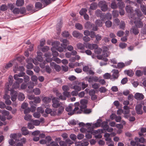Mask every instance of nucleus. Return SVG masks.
<instances>
[{
  "label": "nucleus",
  "instance_id": "nucleus-1",
  "mask_svg": "<svg viewBox=\"0 0 146 146\" xmlns=\"http://www.w3.org/2000/svg\"><path fill=\"white\" fill-rule=\"evenodd\" d=\"M135 12L138 17L136 18V16L135 17H131V21L134 22L136 27L137 28H141L143 26V23L139 19V17L142 15V13L139 9H137L135 10Z\"/></svg>",
  "mask_w": 146,
  "mask_h": 146
},
{
  "label": "nucleus",
  "instance_id": "nucleus-2",
  "mask_svg": "<svg viewBox=\"0 0 146 146\" xmlns=\"http://www.w3.org/2000/svg\"><path fill=\"white\" fill-rule=\"evenodd\" d=\"M88 100L85 99L82 100L80 101V103L81 104L80 106V110L79 111H77V113H81L84 109L86 108V105L87 104Z\"/></svg>",
  "mask_w": 146,
  "mask_h": 146
},
{
  "label": "nucleus",
  "instance_id": "nucleus-3",
  "mask_svg": "<svg viewBox=\"0 0 146 146\" xmlns=\"http://www.w3.org/2000/svg\"><path fill=\"white\" fill-rule=\"evenodd\" d=\"M99 5L101 9L103 11H106L108 9V7L106 2L104 1H102L99 3Z\"/></svg>",
  "mask_w": 146,
  "mask_h": 146
},
{
  "label": "nucleus",
  "instance_id": "nucleus-4",
  "mask_svg": "<svg viewBox=\"0 0 146 146\" xmlns=\"http://www.w3.org/2000/svg\"><path fill=\"white\" fill-rule=\"evenodd\" d=\"M59 100V99L57 98H54L52 99V106L54 108H57L60 106Z\"/></svg>",
  "mask_w": 146,
  "mask_h": 146
},
{
  "label": "nucleus",
  "instance_id": "nucleus-5",
  "mask_svg": "<svg viewBox=\"0 0 146 146\" xmlns=\"http://www.w3.org/2000/svg\"><path fill=\"white\" fill-rule=\"evenodd\" d=\"M112 74L111 75V79H113L115 80L118 78L119 76V72L117 70L113 69L112 71Z\"/></svg>",
  "mask_w": 146,
  "mask_h": 146
},
{
  "label": "nucleus",
  "instance_id": "nucleus-6",
  "mask_svg": "<svg viewBox=\"0 0 146 146\" xmlns=\"http://www.w3.org/2000/svg\"><path fill=\"white\" fill-rule=\"evenodd\" d=\"M16 80L15 83H14L12 87L13 88H17L19 87V84L22 83L23 81V79L18 78L17 79H15Z\"/></svg>",
  "mask_w": 146,
  "mask_h": 146
},
{
  "label": "nucleus",
  "instance_id": "nucleus-7",
  "mask_svg": "<svg viewBox=\"0 0 146 146\" xmlns=\"http://www.w3.org/2000/svg\"><path fill=\"white\" fill-rule=\"evenodd\" d=\"M85 47L86 48H88L91 50L96 49L98 48V45L96 44H91L89 43H87L85 44Z\"/></svg>",
  "mask_w": 146,
  "mask_h": 146
},
{
  "label": "nucleus",
  "instance_id": "nucleus-8",
  "mask_svg": "<svg viewBox=\"0 0 146 146\" xmlns=\"http://www.w3.org/2000/svg\"><path fill=\"white\" fill-rule=\"evenodd\" d=\"M141 104L137 105L135 107V110L137 114H141L143 113L142 110V106Z\"/></svg>",
  "mask_w": 146,
  "mask_h": 146
},
{
  "label": "nucleus",
  "instance_id": "nucleus-9",
  "mask_svg": "<svg viewBox=\"0 0 146 146\" xmlns=\"http://www.w3.org/2000/svg\"><path fill=\"white\" fill-rule=\"evenodd\" d=\"M9 85H6V87L5 88V94L3 98L4 99L6 100L7 99H10V96L9 95L7 94L8 93V92L9 91H11V90H10L9 89Z\"/></svg>",
  "mask_w": 146,
  "mask_h": 146
},
{
  "label": "nucleus",
  "instance_id": "nucleus-10",
  "mask_svg": "<svg viewBox=\"0 0 146 146\" xmlns=\"http://www.w3.org/2000/svg\"><path fill=\"white\" fill-rule=\"evenodd\" d=\"M93 132L94 131L93 129L89 127L88 129V130L85 135L86 138L88 139H91L92 137V134L93 133Z\"/></svg>",
  "mask_w": 146,
  "mask_h": 146
},
{
  "label": "nucleus",
  "instance_id": "nucleus-11",
  "mask_svg": "<svg viewBox=\"0 0 146 146\" xmlns=\"http://www.w3.org/2000/svg\"><path fill=\"white\" fill-rule=\"evenodd\" d=\"M11 100L12 101H15L17 99V92L16 91H13L12 89H11Z\"/></svg>",
  "mask_w": 146,
  "mask_h": 146
},
{
  "label": "nucleus",
  "instance_id": "nucleus-12",
  "mask_svg": "<svg viewBox=\"0 0 146 146\" xmlns=\"http://www.w3.org/2000/svg\"><path fill=\"white\" fill-rule=\"evenodd\" d=\"M135 98L137 100H141L144 98V95L141 93H136L134 95Z\"/></svg>",
  "mask_w": 146,
  "mask_h": 146
},
{
  "label": "nucleus",
  "instance_id": "nucleus-13",
  "mask_svg": "<svg viewBox=\"0 0 146 146\" xmlns=\"http://www.w3.org/2000/svg\"><path fill=\"white\" fill-rule=\"evenodd\" d=\"M50 66L52 68L54 67V68L58 72H59L61 70V67L59 65L56 64L54 62H52L50 63Z\"/></svg>",
  "mask_w": 146,
  "mask_h": 146
},
{
  "label": "nucleus",
  "instance_id": "nucleus-14",
  "mask_svg": "<svg viewBox=\"0 0 146 146\" xmlns=\"http://www.w3.org/2000/svg\"><path fill=\"white\" fill-rule=\"evenodd\" d=\"M72 35L74 37L79 38H82L83 36L82 34L76 31H74L72 32Z\"/></svg>",
  "mask_w": 146,
  "mask_h": 146
},
{
  "label": "nucleus",
  "instance_id": "nucleus-15",
  "mask_svg": "<svg viewBox=\"0 0 146 146\" xmlns=\"http://www.w3.org/2000/svg\"><path fill=\"white\" fill-rule=\"evenodd\" d=\"M125 9L126 11L128 13H129L131 14V15L129 16L130 18H131V17H135L136 16V15H133L132 16V13L133 12V9H132V8H131L130 6H127L125 7Z\"/></svg>",
  "mask_w": 146,
  "mask_h": 146
},
{
  "label": "nucleus",
  "instance_id": "nucleus-16",
  "mask_svg": "<svg viewBox=\"0 0 146 146\" xmlns=\"http://www.w3.org/2000/svg\"><path fill=\"white\" fill-rule=\"evenodd\" d=\"M60 41L63 43L61 46L64 48H66L67 45L69 44L68 41L66 39L61 40Z\"/></svg>",
  "mask_w": 146,
  "mask_h": 146
},
{
  "label": "nucleus",
  "instance_id": "nucleus-17",
  "mask_svg": "<svg viewBox=\"0 0 146 146\" xmlns=\"http://www.w3.org/2000/svg\"><path fill=\"white\" fill-rule=\"evenodd\" d=\"M52 52V55L54 57H56L58 55V53L56 51L57 48L55 46H53L51 48Z\"/></svg>",
  "mask_w": 146,
  "mask_h": 146
},
{
  "label": "nucleus",
  "instance_id": "nucleus-18",
  "mask_svg": "<svg viewBox=\"0 0 146 146\" xmlns=\"http://www.w3.org/2000/svg\"><path fill=\"white\" fill-rule=\"evenodd\" d=\"M79 105V104L78 102H76L74 104V106H75V108L74 109L73 111H72V113L74 114V113H77V111H79L80 110H79L78 107Z\"/></svg>",
  "mask_w": 146,
  "mask_h": 146
},
{
  "label": "nucleus",
  "instance_id": "nucleus-19",
  "mask_svg": "<svg viewBox=\"0 0 146 146\" xmlns=\"http://www.w3.org/2000/svg\"><path fill=\"white\" fill-rule=\"evenodd\" d=\"M56 96L58 97L59 98L63 100H65L66 99V97L65 96L61 95L60 93H59L58 91H57L56 94Z\"/></svg>",
  "mask_w": 146,
  "mask_h": 146
},
{
  "label": "nucleus",
  "instance_id": "nucleus-20",
  "mask_svg": "<svg viewBox=\"0 0 146 146\" xmlns=\"http://www.w3.org/2000/svg\"><path fill=\"white\" fill-rule=\"evenodd\" d=\"M131 33H133L135 35H137L139 33V30L135 27H133L131 29Z\"/></svg>",
  "mask_w": 146,
  "mask_h": 146
},
{
  "label": "nucleus",
  "instance_id": "nucleus-21",
  "mask_svg": "<svg viewBox=\"0 0 146 146\" xmlns=\"http://www.w3.org/2000/svg\"><path fill=\"white\" fill-rule=\"evenodd\" d=\"M102 120L101 119H99L97 121V122L94 124V127H98L102 125Z\"/></svg>",
  "mask_w": 146,
  "mask_h": 146
},
{
  "label": "nucleus",
  "instance_id": "nucleus-22",
  "mask_svg": "<svg viewBox=\"0 0 146 146\" xmlns=\"http://www.w3.org/2000/svg\"><path fill=\"white\" fill-rule=\"evenodd\" d=\"M24 3V0H17L16 2V5L17 6L20 7L23 6Z\"/></svg>",
  "mask_w": 146,
  "mask_h": 146
},
{
  "label": "nucleus",
  "instance_id": "nucleus-23",
  "mask_svg": "<svg viewBox=\"0 0 146 146\" xmlns=\"http://www.w3.org/2000/svg\"><path fill=\"white\" fill-rule=\"evenodd\" d=\"M21 130L22 132V134L23 135H27L29 133V131L25 127H23L21 129Z\"/></svg>",
  "mask_w": 146,
  "mask_h": 146
},
{
  "label": "nucleus",
  "instance_id": "nucleus-24",
  "mask_svg": "<svg viewBox=\"0 0 146 146\" xmlns=\"http://www.w3.org/2000/svg\"><path fill=\"white\" fill-rule=\"evenodd\" d=\"M110 134L108 133H106L104 135V137H105V140L109 142L111 141V138L110 137Z\"/></svg>",
  "mask_w": 146,
  "mask_h": 146
},
{
  "label": "nucleus",
  "instance_id": "nucleus-25",
  "mask_svg": "<svg viewBox=\"0 0 146 146\" xmlns=\"http://www.w3.org/2000/svg\"><path fill=\"white\" fill-rule=\"evenodd\" d=\"M13 76L11 75H10L9 76V83H7L5 84V88L6 87V84L7 85H9V88L10 87V86H11L13 82Z\"/></svg>",
  "mask_w": 146,
  "mask_h": 146
},
{
  "label": "nucleus",
  "instance_id": "nucleus-26",
  "mask_svg": "<svg viewBox=\"0 0 146 146\" xmlns=\"http://www.w3.org/2000/svg\"><path fill=\"white\" fill-rule=\"evenodd\" d=\"M85 43H84V44H83L82 43H78L77 45V48L80 50H84V49L85 48V46L84 44L85 45Z\"/></svg>",
  "mask_w": 146,
  "mask_h": 146
},
{
  "label": "nucleus",
  "instance_id": "nucleus-27",
  "mask_svg": "<svg viewBox=\"0 0 146 146\" xmlns=\"http://www.w3.org/2000/svg\"><path fill=\"white\" fill-rule=\"evenodd\" d=\"M15 60H15L12 61H10L9 63L7 64L5 66V68L7 69L12 66L13 64H14V61Z\"/></svg>",
  "mask_w": 146,
  "mask_h": 146
},
{
  "label": "nucleus",
  "instance_id": "nucleus-28",
  "mask_svg": "<svg viewBox=\"0 0 146 146\" xmlns=\"http://www.w3.org/2000/svg\"><path fill=\"white\" fill-rule=\"evenodd\" d=\"M24 70V67L23 66H20L18 68L15 66L13 69V70L15 72H16L17 71H23Z\"/></svg>",
  "mask_w": 146,
  "mask_h": 146
},
{
  "label": "nucleus",
  "instance_id": "nucleus-29",
  "mask_svg": "<svg viewBox=\"0 0 146 146\" xmlns=\"http://www.w3.org/2000/svg\"><path fill=\"white\" fill-rule=\"evenodd\" d=\"M73 107V105L72 104H70L69 105L68 107H67L66 109L65 110L66 111L68 112H70L72 111V107Z\"/></svg>",
  "mask_w": 146,
  "mask_h": 146
},
{
  "label": "nucleus",
  "instance_id": "nucleus-30",
  "mask_svg": "<svg viewBox=\"0 0 146 146\" xmlns=\"http://www.w3.org/2000/svg\"><path fill=\"white\" fill-rule=\"evenodd\" d=\"M123 108V109L125 110L124 111H123V113L124 114L129 113L130 111L129 107H128L127 106H124Z\"/></svg>",
  "mask_w": 146,
  "mask_h": 146
},
{
  "label": "nucleus",
  "instance_id": "nucleus-31",
  "mask_svg": "<svg viewBox=\"0 0 146 146\" xmlns=\"http://www.w3.org/2000/svg\"><path fill=\"white\" fill-rule=\"evenodd\" d=\"M30 105H31V111L33 112L36 110V107L35 106H33L34 105V102L31 101L29 102Z\"/></svg>",
  "mask_w": 146,
  "mask_h": 146
},
{
  "label": "nucleus",
  "instance_id": "nucleus-32",
  "mask_svg": "<svg viewBox=\"0 0 146 146\" xmlns=\"http://www.w3.org/2000/svg\"><path fill=\"white\" fill-rule=\"evenodd\" d=\"M108 126L107 122L104 121L102 122L101 127H103L104 129L106 130L108 127Z\"/></svg>",
  "mask_w": 146,
  "mask_h": 146
},
{
  "label": "nucleus",
  "instance_id": "nucleus-33",
  "mask_svg": "<svg viewBox=\"0 0 146 146\" xmlns=\"http://www.w3.org/2000/svg\"><path fill=\"white\" fill-rule=\"evenodd\" d=\"M35 7L36 9H40L43 8L42 5L40 2H37L35 4Z\"/></svg>",
  "mask_w": 146,
  "mask_h": 146
},
{
  "label": "nucleus",
  "instance_id": "nucleus-34",
  "mask_svg": "<svg viewBox=\"0 0 146 146\" xmlns=\"http://www.w3.org/2000/svg\"><path fill=\"white\" fill-rule=\"evenodd\" d=\"M43 102L46 104L48 103L51 101V99L49 97H44L42 99Z\"/></svg>",
  "mask_w": 146,
  "mask_h": 146
},
{
  "label": "nucleus",
  "instance_id": "nucleus-35",
  "mask_svg": "<svg viewBox=\"0 0 146 146\" xmlns=\"http://www.w3.org/2000/svg\"><path fill=\"white\" fill-rule=\"evenodd\" d=\"M64 108L63 106H60L59 108L57 113V115H59L61 114L63 111Z\"/></svg>",
  "mask_w": 146,
  "mask_h": 146
},
{
  "label": "nucleus",
  "instance_id": "nucleus-36",
  "mask_svg": "<svg viewBox=\"0 0 146 146\" xmlns=\"http://www.w3.org/2000/svg\"><path fill=\"white\" fill-rule=\"evenodd\" d=\"M25 73L23 72H21L19 74H15L14 76V79H17L18 78L20 77H22L24 76Z\"/></svg>",
  "mask_w": 146,
  "mask_h": 146
},
{
  "label": "nucleus",
  "instance_id": "nucleus-37",
  "mask_svg": "<svg viewBox=\"0 0 146 146\" xmlns=\"http://www.w3.org/2000/svg\"><path fill=\"white\" fill-rule=\"evenodd\" d=\"M25 96L22 93H20L18 95V100L21 101L24 100L25 99Z\"/></svg>",
  "mask_w": 146,
  "mask_h": 146
},
{
  "label": "nucleus",
  "instance_id": "nucleus-38",
  "mask_svg": "<svg viewBox=\"0 0 146 146\" xmlns=\"http://www.w3.org/2000/svg\"><path fill=\"white\" fill-rule=\"evenodd\" d=\"M141 8L143 13L146 15V6L143 4H141Z\"/></svg>",
  "mask_w": 146,
  "mask_h": 146
},
{
  "label": "nucleus",
  "instance_id": "nucleus-39",
  "mask_svg": "<svg viewBox=\"0 0 146 146\" xmlns=\"http://www.w3.org/2000/svg\"><path fill=\"white\" fill-rule=\"evenodd\" d=\"M42 2L43 4L44 5V6L43 7H44L51 3V0H42Z\"/></svg>",
  "mask_w": 146,
  "mask_h": 146
},
{
  "label": "nucleus",
  "instance_id": "nucleus-40",
  "mask_svg": "<svg viewBox=\"0 0 146 146\" xmlns=\"http://www.w3.org/2000/svg\"><path fill=\"white\" fill-rule=\"evenodd\" d=\"M33 92L36 95H38L40 93V91L38 88H36L33 90Z\"/></svg>",
  "mask_w": 146,
  "mask_h": 146
},
{
  "label": "nucleus",
  "instance_id": "nucleus-41",
  "mask_svg": "<svg viewBox=\"0 0 146 146\" xmlns=\"http://www.w3.org/2000/svg\"><path fill=\"white\" fill-rule=\"evenodd\" d=\"M32 116L30 115H27L26 114L24 117V119L27 121H31V118Z\"/></svg>",
  "mask_w": 146,
  "mask_h": 146
},
{
  "label": "nucleus",
  "instance_id": "nucleus-42",
  "mask_svg": "<svg viewBox=\"0 0 146 146\" xmlns=\"http://www.w3.org/2000/svg\"><path fill=\"white\" fill-rule=\"evenodd\" d=\"M31 121L33 122V124L36 126L38 125L40 123V121L38 120H31Z\"/></svg>",
  "mask_w": 146,
  "mask_h": 146
},
{
  "label": "nucleus",
  "instance_id": "nucleus-43",
  "mask_svg": "<svg viewBox=\"0 0 146 146\" xmlns=\"http://www.w3.org/2000/svg\"><path fill=\"white\" fill-rule=\"evenodd\" d=\"M111 7L113 9H115L117 7V6L115 1H112L111 4Z\"/></svg>",
  "mask_w": 146,
  "mask_h": 146
},
{
  "label": "nucleus",
  "instance_id": "nucleus-44",
  "mask_svg": "<svg viewBox=\"0 0 146 146\" xmlns=\"http://www.w3.org/2000/svg\"><path fill=\"white\" fill-rule=\"evenodd\" d=\"M75 26L76 29L79 30H81L83 29V27L82 25L79 23H77L76 24Z\"/></svg>",
  "mask_w": 146,
  "mask_h": 146
},
{
  "label": "nucleus",
  "instance_id": "nucleus-45",
  "mask_svg": "<svg viewBox=\"0 0 146 146\" xmlns=\"http://www.w3.org/2000/svg\"><path fill=\"white\" fill-rule=\"evenodd\" d=\"M97 7V4L96 3H93L91 4L90 8L92 10H95L96 8Z\"/></svg>",
  "mask_w": 146,
  "mask_h": 146
},
{
  "label": "nucleus",
  "instance_id": "nucleus-46",
  "mask_svg": "<svg viewBox=\"0 0 146 146\" xmlns=\"http://www.w3.org/2000/svg\"><path fill=\"white\" fill-rule=\"evenodd\" d=\"M87 11V10L86 9H82L79 12V13L81 15H82L86 14Z\"/></svg>",
  "mask_w": 146,
  "mask_h": 146
},
{
  "label": "nucleus",
  "instance_id": "nucleus-47",
  "mask_svg": "<svg viewBox=\"0 0 146 146\" xmlns=\"http://www.w3.org/2000/svg\"><path fill=\"white\" fill-rule=\"evenodd\" d=\"M112 24L111 22L110 21H106L105 23V25L107 27H110Z\"/></svg>",
  "mask_w": 146,
  "mask_h": 146
},
{
  "label": "nucleus",
  "instance_id": "nucleus-48",
  "mask_svg": "<svg viewBox=\"0 0 146 146\" xmlns=\"http://www.w3.org/2000/svg\"><path fill=\"white\" fill-rule=\"evenodd\" d=\"M104 78L105 79H109L111 78V75L108 73H106L103 76Z\"/></svg>",
  "mask_w": 146,
  "mask_h": 146
},
{
  "label": "nucleus",
  "instance_id": "nucleus-49",
  "mask_svg": "<svg viewBox=\"0 0 146 146\" xmlns=\"http://www.w3.org/2000/svg\"><path fill=\"white\" fill-rule=\"evenodd\" d=\"M126 72L127 74L130 76H132L134 74V72L131 70H128L126 71Z\"/></svg>",
  "mask_w": 146,
  "mask_h": 146
},
{
  "label": "nucleus",
  "instance_id": "nucleus-50",
  "mask_svg": "<svg viewBox=\"0 0 146 146\" xmlns=\"http://www.w3.org/2000/svg\"><path fill=\"white\" fill-rule=\"evenodd\" d=\"M73 89H74L78 92L81 90V87L77 85L74 86L73 87Z\"/></svg>",
  "mask_w": 146,
  "mask_h": 146
},
{
  "label": "nucleus",
  "instance_id": "nucleus-51",
  "mask_svg": "<svg viewBox=\"0 0 146 146\" xmlns=\"http://www.w3.org/2000/svg\"><path fill=\"white\" fill-rule=\"evenodd\" d=\"M12 12L15 14H19L20 13L19 9L18 8H15L12 10Z\"/></svg>",
  "mask_w": 146,
  "mask_h": 146
},
{
  "label": "nucleus",
  "instance_id": "nucleus-52",
  "mask_svg": "<svg viewBox=\"0 0 146 146\" xmlns=\"http://www.w3.org/2000/svg\"><path fill=\"white\" fill-rule=\"evenodd\" d=\"M33 5L30 4L27 6V9L28 11H32L33 10Z\"/></svg>",
  "mask_w": 146,
  "mask_h": 146
},
{
  "label": "nucleus",
  "instance_id": "nucleus-53",
  "mask_svg": "<svg viewBox=\"0 0 146 146\" xmlns=\"http://www.w3.org/2000/svg\"><path fill=\"white\" fill-rule=\"evenodd\" d=\"M27 62L28 64L27 65V68L28 69H31L33 68V64L30 62H29V61H27Z\"/></svg>",
  "mask_w": 146,
  "mask_h": 146
},
{
  "label": "nucleus",
  "instance_id": "nucleus-54",
  "mask_svg": "<svg viewBox=\"0 0 146 146\" xmlns=\"http://www.w3.org/2000/svg\"><path fill=\"white\" fill-rule=\"evenodd\" d=\"M45 139L46 141V144L47 145L51 141V138L50 136H47L46 137Z\"/></svg>",
  "mask_w": 146,
  "mask_h": 146
},
{
  "label": "nucleus",
  "instance_id": "nucleus-55",
  "mask_svg": "<svg viewBox=\"0 0 146 146\" xmlns=\"http://www.w3.org/2000/svg\"><path fill=\"white\" fill-rule=\"evenodd\" d=\"M135 74L137 76H140L143 75V72L140 70H137L136 71Z\"/></svg>",
  "mask_w": 146,
  "mask_h": 146
},
{
  "label": "nucleus",
  "instance_id": "nucleus-56",
  "mask_svg": "<svg viewBox=\"0 0 146 146\" xmlns=\"http://www.w3.org/2000/svg\"><path fill=\"white\" fill-rule=\"evenodd\" d=\"M107 91V89L104 87H101L99 89V91L101 93H105Z\"/></svg>",
  "mask_w": 146,
  "mask_h": 146
},
{
  "label": "nucleus",
  "instance_id": "nucleus-57",
  "mask_svg": "<svg viewBox=\"0 0 146 146\" xmlns=\"http://www.w3.org/2000/svg\"><path fill=\"white\" fill-rule=\"evenodd\" d=\"M102 51V49L100 48H97L94 50L95 53L97 54H99L101 53Z\"/></svg>",
  "mask_w": 146,
  "mask_h": 146
},
{
  "label": "nucleus",
  "instance_id": "nucleus-58",
  "mask_svg": "<svg viewBox=\"0 0 146 146\" xmlns=\"http://www.w3.org/2000/svg\"><path fill=\"white\" fill-rule=\"evenodd\" d=\"M127 46V44L125 43H121L119 44V46L122 49L125 48Z\"/></svg>",
  "mask_w": 146,
  "mask_h": 146
},
{
  "label": "nucleus",
  "instance_id": "nucleus-59",
  "mask_svg": "<svg viewBox=\"0 0 146 146\" xmlns=\"http://www.w3.org/2000/svg\"><path fill=\"white\" fill-rule=\"evenodd\" d=\"M62 89L64 92L70 90L69 87L67 85H64L62 87Z\"/></svg>",
  "mask_w": 146,
  "mask_h": 146
},
{
  "label": "nucleus",
  "instance_id": "nucleus-60",
  "mask_svg": "<svg viewBox=\"0 0 146 146\" xmlns=\"http://www.w3.org/2000/svg\"><path fill=\"white\" fill-rule=\"evenodd\" d=\"M33 116L36 118H39L40 116V113L37 111L34 113L33 114Z\"/></svg>",
  "mask_w": 146,
  "mask_h": 146
},
{
  "label": "nucleus",
  "instance_id": "nucleus-61",
  "mask_svg": "<svg viewBox=\"0 0 146 146\" xmlns=\"http://www.w3.org/2000/svg\"><path fill=\"white\" fill-rule=\"evenodd\" d=\"M62 35L63 37H68L69 35V33L68 31H64L62 33Z\"/></svg>",
  "mask_w": 146,
  "mask_h": 146
},
{
  "label": "nucleus",
  "instance_id": "nucleus-62",
  "mask_svg": "<svg viewBox=\"0 0 146 146\" xmlns=\"http://www.w3.org/2000/svg\"><path fill=\"white\" fill-rule=\"evenodd\" d=\"M20 13L21 14H24L26 12V9L25 7H23L19 9Z\"/></svg>",
  "mask_w": 146,
  "mask_h": 146
},
{
  "label": "nucleus",
  "instance_id": "nucleus-63",
  "mask_svg": "<svg viewBox=\"0 0 146 146\" xmlns=\"http://www.w3.org/2000/svg\"><path fill=\"white\" fill-rule=\"evenodd\" d=\"M7 7L5 5H2L0 7L1 10L2 11H5L7 10Z\"/></svg>",
  "mask_w": 146,
  "mask_h": 146
},
{
  "label": "nucleus",
  "instance_id": "nucleus-64",
  "mask_svg": "<svg viewBox=\"0 0 146 146\" xmlns=\"http://www.w3.org/2000/svg\"><path fill=\"white\" fill-rule=\"evenodd\" d=\"M99 86V84L96 83H94L92 85V88L95 89H98Z\"/></svg>",
  "mask_w": 146,
  "mask_h": 146
}]
</instances>
